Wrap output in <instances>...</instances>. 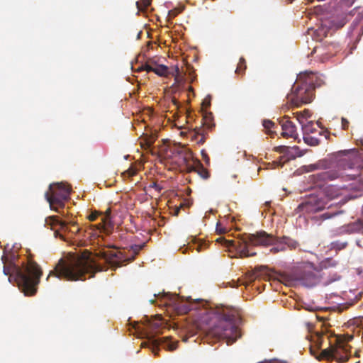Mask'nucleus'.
Returning a JSON list of instances; mask_svg holds the SVG:
<instances>
[{"label": "nucleus", "mask_w": 363, "mask_h": 363, "mask_svg": "<svg viewBox=\"0 0 363 363\" xmlns=\"http://www.w3.org/2000/svg\"><path fill=\"white\" fill-rule=\"evenodd\" d=\"M313 121H308L306 123L301 125L304 135H308L309 133H313L315 128H313Z\"/></svg>", "instance_id": "nucleus-28"}, {"label": "nucleus", "mask_w": 363, "mask_h": 363, "mask_svg": "<svg viewBox=\"0 0 363 363\" xmlns=\"http://www.w3.org/2000/svg\"><path fill=\"white\" fill-rule=\"evenodd\" d=\"M189 91H193V88H192L191 86H189Z\"/></svg>", "instance_id": "nucleus-54"}, {"label": "nucleus", "mask_w": 363, "mask_h": 363, "mask_svg": "<svg viewBox=\"0 0 363 363\" xmlns=\"http://www.w3.org/2000/svg\"><path fill=\"white\" fill-rule=\"evenodd\" d=\"M150 344L152 352L156 355L160 345L169 351H174L177 347L178 342L172 341L170 337H162L150 340Z\"/></svg>", "instance_id": "nucleus-14"}, {"label": "nucleus", "mask_w": 363, "mask_h": 363, "mask_svg": "<svg viewBox=\"0 0 363 363\" xmlns=\"http://www.w3.org/2000/svg\"><path fill=\"white\" fill-rule=\"evenodd\" d=\"M173 102H174V104H176V105L177 104V101H176V99H174Z\"/></svg>", "instance_id": "nucleus-55"}, {"label": "nucleus", "mask_w": 363, "mask_h": 363, "mask_svg": "<svg viewBox=\"0 0 363 363\" xmlns=\"http://www.w3.org/2000/svg\"><path fill=\"white\" fill-rule=\"evenodd\" d=\"M216 231L218 233L222 234V233H224L225 232V229H224V228L220 227L218 225H217Z\"/></svg>", "instance_id": "nucleus-48"}, {"label": "nucleus", "mask_w": 363, "mask_h": 363, "mask_svg": "<svg viewBox=\"0 0 363 363\" xmlns=\"http://www.w3.org/2000/svg\"><path fill=\"white\" fill-rule=\"evenodd\" d=\"M326 206L327 202L324 199L318 196H311L298 206V209L301 212L310 213L322 211Z\"/></svg>", "instance_id": "nucleus-12"}, {"label": "nucleus", "mask_w": 363, "mask_h": 363, "mask_svg": "<svg viewBox=\"0 0 363 363\" xmlns=\"http://www.w3.org/2000/svg\"><path fill=\"white\" fill-rule=\"evenodd\" d=\"M331 245L333 249H334L336 251H340L345 249L347 246L348 243L347 242H342L340 240H337L333 242Z\"/></svg>", "instance_id": "nucleus-29"}, {"label": "nucleus", "mask_w": 363, "mask_h": 363, "mask_svg": "<svg viewBox=\"0 0 363 363\" xmlns=\"http://www.w3.org/2000/svg\"><path fill=\"white\" fill-rule=\"evenodd\" d=\"M327 339L329 347L321 351L320 357L327 360H335L338 363L346 362L350 357L351 347L349 342L353 339L352 335L320 334L317 335V342L321 347Z\"/></svg>", "instance_id": "nucleus-5"}, {"label": "nucleus", "mask_w": 363, "mask_h": 363, "mask_svg": "<svg viewBox=\"0 0 363 363\" xmlns=\"http://www.w3.org/2000/svg\"><path fill=\"white\" fill-rule=\"evenodd\" d=\"M182 207V206H180V207H179V208H176V209H175V211H174V216H178V215H179V211H180V208H181Z\"/></svg>", "instance_id": "nucleus-50"}, {"label": "nucleus", "mask_w": 363, "mask_h": 363, "mask_svg": "<svg viewBox=\"0 0 363 363\" xmlns=\"http://www.w3.org/2000/svg\"><path fill=\"white\" fill-rule=\"evenodd\" d=\"M45 225L50 226L51 229L53 226L59 225L62 230H67V223L66 221H62L59 219L57 216H49L45 218Z\"/></svg>", "instance_id": "nucleus-18"}, {"label": "nucleus", "mask_w": 363, "mask_h": 363, "mask_svg": "<svg viewBox=\"0 0 363 363\" xmlns=\"http://www.w3.org/2000/svg\"><path fill=\"white\" fill-rule=\"evenodd\" d=\"M67 225L70 224L71 227H76L75 233H79L80 228H78L77 222H75V221H69V223L67 222Z\"/></svg>", "instance_id": "nucleus-46"}, {"label": "nucleus", "mask_w": 363, "mask_h": 363, "mask_svg": "<svg viewBox=\"0 0 363 363\" xmlns=\"http://www.w3.org/2000/svg\"><path fill=\"white\" fill-rule=\"evenodd\" d=\"M337 214V213H330L326 212V213H323L321 216L323 219H329Z\"/></svg>", "instance_id": "nucleus-44"}, {"label": "nucleus", "mask_w": 363, "mask_h": 363, "mask_svg": "<svg viewBox=\"0 0 363 363\" xmlns=\"http://www.w3.org/2000/svg\"><path fill=\"white\" fill-rule=\"evenodd\" d=\"M201 153L202 159L204 160V162L207 164H208L210 162V158H209L206 151L205 150H202Z\"/></svg>", "instance_id": "nucleus-40"}, {"label": "nucleus", "mask_w": 363, "mask_h": 363, "mask_svg": "<svg viewBox=\"0 0 363 363\" xmlns=\"http://www.w3.org/2000/svg\"><path fill=\"white\" fill-rule=\"evenodd\" d=\"M347 231L350 233H363V216L348 224Z\"/></svg>", "instance_id": "nucleus-19"}, {"label": "nucleus", "mask_w": 363, "mask_h": 363, "mask_svg": "<svg viewBox=\"0 0 363 363\" xmlns=\"http://www.w3.org/2000/svg\"><path fill=\"white\" fill-rule=\"evenodd\" d=\"M303 140L306 144L310 145L315 146L319 144V140L318 138L311 137L310 135H304Z\"/></svg>", "instance_id": "nucleus-32"}, {"label": "nucleus", "mask_w": 363, "mask_h": 363, "mask_svg": "<svg viewBox=\"0 0 363 363\" xmlns=\"http://www.w3.org/2000/svg\"><path fill=\"white\" fill-rule=\"evenodd\" d=\"M1 259L4 264V273L9 276V281H11V278L13 277L19 289L26 296L35 295L43 271L32 257H27L26 262H22L21 266L13 262L6 265L5 256H2Z\"/></svg>", "instance_id": "nucleus-3"}, {"label": "nucleus", "mask_w": 363, "mask_h": 363, "mask_svg": "<svg viewBox=\"0 0 363 363\" xmlns=\"http://www.w3.org/2000/svg\"><path fill=\"white\" fill-rule=\"evenodd\" d=\"M199 315L202 323L208 325V335L223 340L228 345H233L242 336L238 324L241 313L238 308L223 307L216 311L202 308Z\"/></svg>", "instance_id": "nucleus-1"}, {"label": "nucleus", "mask_w": 363, "mask_h": 363, "mask_svg": "<svg viewBox=\"0 0 363 363\" xmlns=\"http://www.w3.org/2000/svg\"><path fill=\"white\" fill-rule=\"evenodd\" d=\"M343 4L347 6H351L355 0H342Z\"/></svg>", "instance_id": "nucleus-47"}, {"label": "nucleus", "mask_w": 363, "mask_h": 363, "mask_svg": "<svg viewBox=\"0 0 363 363\" xmlns=\"http://www.w3.org/2000/svg\"><path fill=\"white\" fill-rule=\"evenodd\" d=\"M174 77V84L177 85L182 84L184 81L183 77L180 74V71L178 67H176L174 69V73L172 74Z\"/></svg>", "instance_id": "nucleus-33"}, {"label": "nucleus", "mask_w": 363, "mask_h": 363, "mask_svg": "<svg viewBox=\"0 0 363 363\" xmlns=\"http://www.w3.org/2000/svg\"><path fill=\"white\" fill-rule=\"evenodd\" d=\"M69 231L72 232V233H74V234H77L78 233H75L76 231V227H72V228H70L69 230Z\"/></svg>", "instance_id": "nucleus-51"}, {"label": "nucleus", "mask_w": 363, "mask_h": 363, "mask_svg": "<svg viewBox=\"0 0 363 363\" xmlns=\"http://www.w3.org/2000/svg\"><path fill=\"white\" fill-rule=\"evenodd\" d=\"M325 163V161H320L318 164L311 165L310 168L311 170H314L318 168H326Z\"/></svg>", "instance_id": "nucleus-35"}, {"label": "nucleus", "mask_w": 363, "mask_h": 363, "mask_svg": "<svg viewBox=\"0 0 363 363\" xmlns=\"http://www.w3.org/2000/svg\"><path fill=\"white\" fill-rule=\"evenodd\" d=\"M150 302H151V303H154L155 301L154 300H150Z\"/></svg>", "instance_id": "nucleus-56"}, {"label": "nucleus", "mask_w": 363, "mask_h": 363, "mask_svg": "<svg viewBox=\"0 0 363 363\" xmlns=\"http://www.w3.org/2000/svg\"><path fill=\"white\" fill-rule=\"evenodd\" d=\"M347 23V21L345 17H342L337 22L334 23V26L336 28L339 29L342 28Z\"/></svg>", "instance_id": "nucleus-36"}, {"label": "nucleus", "mask_w": 363, "mask_h": 363, "mask_svg": "<svg viewBox=\"0 0 363 363\" xmlns=\"http://www.w3.org/2000/svg\"><path fill=\"white\" fill-rule=\"evenodd\" d=\"M315 78L312 72L300 73L291 88V93L286 96L287 103L296 107L311 103L315 96Z\"/></svg>", "instance_id": "nucleus-6"}, {"label": "nucleus", "mask_w": 363, "mask_h": 363, "mask_svg": "<svg viewBox=\"0 0 363 363\" xmlns=\"http://www.w3.org/2000/svg\"><path fill=\"white\" fill-rule=\"evenodd\" d=\"M194 242L191 247H194V248L196 249L198 252H201L203 248L207 246L205 242L196 240L195 238H194Z\"/></svg>", "instance_id": "nucleus-31"}, {"label": "nucleus", "mask_w": 363, "mask_h": 363, "mask_svg": "<svg viewBox=\"0 0 363 363\" xmlns=\"http://www.w3.org/2000/svg\"><path fill=\"white\" fill-rule=\"evenodd\" d=\"M246 69H247L246 60L243 57H241L239 60V62L237 65L235 72L238 75L243 76L245 73Z\"/></svg>", "instance_id": "nucleus-25"}, {"label": "nucleus", "mask_w": 363, "mask_h": 363, "mask_svg": "<svg viewBox=\"0 0 363 363\" xmlns=\"http://www.w3.org/2000/svg\"><path fill=\"white\" fill-rule=\"evenodd\" d=\"M281 239L285 247H288L291 250H295L299 246L298 241L289 237L283 236L281 237Z\"/></svg>", "instance_id": "nucleus-23"}, {"label": "nucleus", "mask_w": 363, "mask_h": 363, "mask_svg": "<svg viewBox=\"0 0 363 363\" xmlns=\"http://www.w3.org/2000/svg\"><path fill=\"white\" fill-rule=\"evenodd\" d=\"M173 153L179 157L177 161L180 165L185 167L186 172H196L201 178L206 179L210 177L209 172L206 169L202 163L196 159H194L192 152L185 146H176L173 150Z\"/></svg>", "instance_id": "nucleus-9"}, {"label": "nucleus", "mask_w": 363, "mask_h": 363, "mask_svg": "<svg viewBox=\"0 0 363 363\" xmlns=\"http://www.w3.org/2000/svg\"><path fill=\"white\" fill-rule=\"evenodd\" d=\"M124 175L127 174L128 177H133L136 174V170L134 169H129L123 173Z\"/></svg>", "instance_id": "nucleus-41"}, {"label": "nucleus", "mask_w": 363, "mask_h": 363, "mask_svg": "<svg viewBox=\"0 0 363 363\" xmlns=\"http://www.w3.org/2000/svg\"><path fill=\"white\" fill-rule=\"evenodd\" d=\"M263 127L267 130V133L270 135L271 137H274L276 131L273 130L275 128L276 125L274 122L270 120H264L262 123Z\"/></svg>", "instance_id": "nucleus-24"}, {"label": "nucleus", "mask_w": 363, "mask_h": 363, "mask_svg": "<svg viewBox=\"0 0 363 363\" xmlns=\"http://www.w3.org/2000/svg\"><path fill=\"white\" fill-rule=\"evenodd\" d=\"M101 256L110 264H113L115 259H121V252L116 251L103 252Z\"/></svg>", "instance_id": "nucleus-20"}, {"label": "nucleus", "mask_w": 363, "mask_h": 363, "mask_svg": "<svg viewBox=\"0 0 363 363\" xmlns=\"http://www.w3.org/2000/svg\"><path fill=\"white\" fill-rule=\"evenodd\" d=\"M103 270V267L97 264L88 251L79 255H72L67 260L60 259L54 270L50 271L47 279L50 277L65 279L69 281L85 280V275L90 274L93 277L96 272Z\"/></svg>", "instance_id": "nucleus-2"}, {"label": "nucleus", "mask_w": 363, "mask_h": 363, "mask_svg": "<svg viewBox=\"0 0 363 363\" xmlns=\"http://www.w3.org/2000/svg\"><path fill=\"white\" fill-rule=\"evenodd\" d=\"M347 189L345 187L339 188L336 186H329L324 189L325 196L328 200H333L341 198L340 201L343 203H346L348 199Z\"/></svg>", "instance_id": "nucleus-15"}, {"label": "nucleus", "mask_w": 363, "mask_h": 363, "mask_svg": "<svg viewBox=\"0 0 363 363\" xmlns=\"http://www.w3.org/2000/svg\"><path fill=\"white\" fill-rule=\"evenodd\" d=\"M71 187L66 183H54L50 185L45 198L50 208L60 213V209L65 207V202L69 199Z\"/></svg>", "instance_id": "nucleus-10"}, {"label": "nucleus", "mask_w": 363, "mask_h": 363, "mask_svg": "<svg viewBox=\"0 0 363 363\" xmlns=\"http://www.w3.org/2000/svg\"><path fill=\"white\" fill-rule=\"evenodd\" d=\"M289 146L285 145H279L274 147V150L277 152L283 153L285 156L288 157L289 153Z\"/></svg>", "instance_id": "nucleus-34"}, {"label": "nucleus", "mask_w": 363, "mask_h": 363, "mask_svg": "<svg viewBox=\"0 0 363 363\" xmlns=\"http://www.w3.org/2000/svg\"><path fill=\"white\" fill-rule=\"evenodd\" d=\"M143 245H135L131 247L135 255H137L140 250L143 248Z\"/></svg>", "instance_id": "nucleus-43"}, {"label": "nucleus", "mask_w": 363, "mask_h": 363, "mask_svg": "<svg viewBox=\"0 0 363 363\" xmlns=\"http://www.w3.org/2000/svg\"><path fill=\"white\" fill-rule=\"evenodd\" d=\"M289 280L294 285L298 284L306 287H312L320 281V271L312 262H299L289 274Z\"/></svg>", "instance_id": "nucleus-8"}, {"label": "nucleus", "mask_w": 363, "mask_h": 363, "mask_svg": "<svg viewBox=\"0 0 363 363\" xmlns=\"http://www.w3.org/2000/svg\"><path fill=\"white\" fill-rule=\"evenodd\" d=\"M218 242H222L228 247L234 248L239 258H245L253 257L257 255L255 252H250L248 249L249 245L253 246H269L274 245L270 249V252L273 254L279 252H284L286 247L284 245L281 237H275L267 233L264 230L257 232L254 234H244L241 238L238 240H226L224 238H219L216 240Z\"/></svg>", "instance_id": "nucleus-4"}, {"label": "nucleus", "mask_w": 363, "mask_h": 363, "mask_svg": "<svg viewBox=\"0 0 363 363\" xmlns=\"http://www.w3.org/2000/svg\"><path fill=\"white\" fill-rule=\"evenodd\" d=\"M349 121L345 118H342V129L344 130H347L349 127Z\"/></svg>", "instance_id": "nucleus-42"}, {"label": "nucleus", "mask_w": 363, "mask_h": 363, "mask_svg": "<svg viewBox=\"0 0 363 363\" xmlns=\"http://www.w3.org/2000/svg\"><path fill=\"white\" fill-rule=\"evenodd\" d=\"M303 152L298 146L289 147L287 160H294L303 155Z\"/></svg>", "instance_id": "nucleus-21"}, {"label": "nucleus", "mask_w": 363, "mask_h": 363, "mask_svg": "<svg viewBox=\"0 0 363 363\" xmlns=\"http://www.w3.org/2000/svg\"><path fill=\"white\" fill-rule=\"evenodd\" d=\"M255 279V274L253 272L249 273V280L250 281H252Z\"/></svg>", "instance_id": "nucleus-49"}, {"label": "nucleus", "mask_w": 363, "mask_h": 363, "mask_svg": "<svg viewBox=\"0 0 363 363\" xmlns=\"http://www.w3.org/2000/svg\"><path fill=\"white\" fill-rule=\"evenodd\" d=\"M148 188L154 189L158 194H160L162 189V187L160 184H158L155 182H152V184H150L148 186Z\"/></svg>", "instance_id": "nucleus-37"}, {"label": "nucleus", "mask_w": 363, "mask_h": 363, "mask_svg": "<svg viewBox=\"0 0 363 363\" xmlns=\"http://www.w3.org/2000/svg\"><path fill=\"white\" fill-rule=\"evenodd\" d=\"M152 143H153V141H152V140H148L147 141V146H149V147H150V146L152 145Z\"/></svg>", "instance_id": "nucleus-52"}, {"label": "nucleus", "mask_w": 363, "mask_h": 363, "mask_svg": "<svg viewBox=\"0 0 363 363\" xmlns=\"http://www.w3.org/2000/svg\"><path fill=\"white\" fill-rule=\"evenodd\" d=\"M354 356L356 357H359V350H356L355 352H354Z\"/></svg>", "instance_id": "nucleus-53"}, {"label": "nucleus", "mask_w": 363, "mask_h": 363, "mask_svg": "<svg viewBox=\"0 0 363 363\" xmlns=\"http://www.w3.org/2000/svg\"><path fill=\"white\" fill-rule=\"evenodd\" d=\"M99 215H102V213L96 211H94L91 212V213L88 216V219L90 221H94V220H95L97 218V217Z\"/></svg>", "instance_id": "nucleus-38"}, {"label": "nucleus", "mask_w": 363, "mask_h": 363, "mask_svg": "<svg viewBox=\"0 0 363 363\" xmlns=\"http://www.w3.org/2000/svg\"><path fill=\"white\" fill-rule=\"evenodd\" d=\"M338 264V262L335 260L332 257H328L325 259L321 262V267L322 268H330V267H336Z\"/></svg>", "instance_id": "nucleus-27"}, {"label": "nucleus", "mask_w": 363, "mask_h": 363, "mask_svg": "<svg viewBox=\"0 0 363 363\" xmlns=\"http://www.w3.org/2000/svg\"><path fill=\"white\" fill-rule=\"evenodd\" d=\"M301 125L306 123V121L311 117L310 111L305 109L303 111L296 112L294 113Z\"/></svg>", "instance_id": "nucleus-22"}, {"label": "nucleus", "mask_w": 363, "mask_h": 363, "mask_svg": "<svg viewBox=\"0 0 363 363\" xmlns=\"http://www.w3.org/2000/svg\"><path fill=\"white\" fill-rule=\"evenodd\" d=\"M150 5V0H140L136 2L137 8L140 11H145Z\"/></svg>", "instance_id": "nucleus-30"}, {"label": "nucleus", "mask_w": 363, "mask_h": 363, "mask_svg": "<svg viewBox=\"0 0 363 363\" xmlns=\"http://www.w3.org/2000/svg\"><path fill=\"white\" fill-rule=\"evenodd\" d=\"M154 296L161 298H167L168 302H165L164 304L171 305L178 315H184L191 310L199 309V303L198 301H192L191 298L182 299L178 296L166 293L162 294L159 293L157 295L154 294Z\"/></svg>", "instance_id": "nucleus-11"}, {"label": "nucleus", "mask_w": 363, "mask_h": 363, "mask_svg": "<svg viewBox=\"0 0 363 363\" xmlns=\"http://www.w3.org/2000/svg\"><path fill=\"white\" fill-rule=\"evenodd\" d=\"M279 123L282 129L281 135L284 138H291L294 139L298 138L296 127L293 122L289 120L287 116H284L283 118L280 119Z\"/></svg>", "instance_id": "nucleus-16"}, {"label": "nucleus", "mask_w": 363, "mask_h": 363, "mask_svg": "<svg viewBox=\"0 0 363 363\" xmlns=\"http://www.w3.org/2000/svg\"><path fill=\"white\" fill-rule=\"evenodd\" d=\"M154 68H155V67L147 65V64H145V65H143L140 68H139L138 70L139 71L145 70L147 72H154Z\"/></svg>", "instance_id": "nucleus-39"}, {"label": "nucleus", "mask_w": 363, "mask_h": 363, "mask_svg": "<svg viewBox=\"0 0 363 363\" xmlns=\"http://www.w3.org/2000/svg\"><path fill=\"white\" fill-rule=\"evenodd\" d=\"M202 125L196 127L191 133H190L191 139L196 140L199 145H203L206 140L208 130L211 129L213 125L211 123V117L205 116L201 118Z\"/></svg>", "instance_id": "nucleus-13"}, {"label": "nucleus", "mask_w": 363, "mask_h": 363, "mask_svg": "<svg viewBox=\"0 0 363 363\" xmlns=\"http://www.w3.org/2000/svg\"><path fill=\"white\" fill-rule=\"evenodd\" d=\"M356 363H360V362H359V361H358V362H357Z\"/></svg>", "instance_id": "nucleus-57"}, {"label": "nucleus", "mask_w": 363, "mask_h": 363, "mask_svg": "<svg viewBox=\"0 0 363 363\" xmlns=\"http://www.w3.org/2000/svg\"><path fill=\"white\" fill-rule=\"evenodd\" d=\"M154 73L160 77H166L169 74V69L167 66L160 65L155 67Z\"/></svg>", "instance_id": "nucleus-26"}, {"label": "nucleus", "mask_w": 363, "mask_h": 363, "mask_svg": "<svg viewBox=\"0 0 363 363\" xmlns=\"http://www.w3.org/2000/svg\"><path fill=\"white\" fill-rule=\"evenodd\" d=\"M202 105L205 107H208L211 105V96H208L206 97L202 103Z\"/></svg>", "instance_id": "nucleus-45"}, {"label": "nucleus", "mask_w": 363, "mask_h": 363, "mask_svg": "<svg viewBox=\"0 0 363 363\" xmlns=\"http://www.w3.org/2000/svg\"><path fill=\"white\" fill-rule=\"evenodd\" d=\"M111 210L110 208H107L101 218V223L95 225L96 228L99 230H104L106 227H111Z\"/></svg>", "instance_id": "nucleus-17"}, {"label": "nucleus", "mask_w": 363, "mask_h": 363, "mask_svg": "<svg viewBox=\"0 0 363 363\" xmlns=\"http://www.w3.org/2000/svg\"><path fill=\"white\" fill-rule=\"evenodd\" d=\"M359 160L356 152L352 151L345 155V157L338 160L337 166L334 169H329L313 175L315 182L318 185H320L318 182L333 181L339 178L342 179L344 181H350L356 179V174H350L347 172L349 169H353L356 167H359L360 165L357 164Z\"/></svg>", "instance_id": "nucleus-7"}]
</instances>
